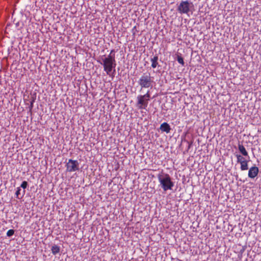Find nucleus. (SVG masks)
<instances>
[{
  "mask_svg": "<svg viewBox=\"0 0 261 261\" xmlns=\"http://www.w3.org/2000/svg\"><path fill=\"white\" fill-rule=\"evenodd\" d=\"M157 177L160 183L159 186L164 191L172 190L174 183L168 174L161 172L158 174Z\"/></svg>",
  "mask_w": 261,
  "mask_h": 261,
  "instance_id": "1",
  "label": "nucleus"
},
{
  "mask_svg": "<svg viewBox=\"0 0 261 261\" xmlns=\"http://www.w3.org/2000/svg\"><path fill=\"white\" fill-rule=\"evenodd\" d=\"M101 60L102 62L97 61L98 62L103 65L104 71L108 75H110L112 70L113 69L115 70L116 66L115 56L109 55L107 57L103 56L101 57Z\"/></svg>",
  "mask_w": 261,
  "mask_h": 261,
  "instance_id": "2",
  "label": "nucleus"
},
{
  "mask_svg": "<svg viewBox=\"0 0 261 261\" xmlns=\"http://www.w3.org/2000/svg\"><path fill=\"white\" fill-rule=\"evenodd\" d=\"M138 83L141 89L148 88L152 87L153 81L150 73H145L140 77Z\"/></svg>",
  "mask_w": 261,
  "mask_h": 261,
  "instance_id": "3",
  "label": "nucleus"
},
{
  "mask_svg": "<svg viewBox=\"0 0 261 261\" xmlns=\"http://www.w3.org/2000/svg\"><path fill=\"white\" fill-rule=\"evenodd\" d=\"M192 5V3L188 1H181L177 7V10L180 14H188Z\"/></svg>",
  "mask_w": 261,
  "mask_h": 261,
  "instance_id": "4",
  "label": "nucleus"
},
{
  "mask_svg": "<svg viewBox=\"0 0 261 261\" xmlns=\"http://www.w3.org/2000/svg\"><path fill=\"white\" fill-rule=\"evenodd\" d=\"M67 171L70 172L79 170V163L77 160L69 159L66 164Z\"/></svg>",
  "mask_w": 261,
  "mask_h": 261,
  "instance_id": "5",
  "label": "nucleus"
},
{
  "mask_svg": "<svg viewBox=\"0 0 261 261\" xmlns=\"http://www.w3.org/2000/svg\"><path fill=\"white\" fill-rule=\"evenodd\" d=\"M136 107L139 110H146L148 105V102L147 99H145L142 96V95H139L137 97Z\"/></svg>",
  "mask_w": 261,
  "mask_h": 261,
  "instance_id": "6",
  "label": "nucleus"
},
{
  "mask_svg": "<svg viewBox=\"0 0 261 261\" xmlns=\"http://www.w3.org/2000/svg\"><path fill=\"white\" fill-rule=\"evenodd\" d=\"M259 172L258 168L256 166L251 167L248 171V177L251 178H255Z\"/></svg>",
  "mask_w": 261,
  "mask_h": 261,
  "instance_id": "7",
  "label": "nucleus"
},
{
  "mask_svg": "<svg viewBox=\"0 0 261 261\" xmlns=\"http://www.w3.org/2000/svg\"><path fill=\"white\" fill-rule=\"evenodd\" d=\"M160 129L162 132H166V133H169L170 132L171 127L168 123L167 122H164L161 124L160 126Z\"/></svg>",
  "mask_w": 261,
  "mask_h": 261,
  "instance_id": "8",
  "label": "nucleus"
},
{
  "mask_svg": "<svg viewBox=\"0 0 261 261\" xmlns=\"http://www.w3.org/2000/svg\"><path fill=\"white\" fill-rule=\"evenodd\" d=\"M25 193V191L23 190L22 191L21 190L20 187H18L17 188V190L15 193V195L16 198L18 199H21L24 195Z\"/></svg>",
  "mask_w": 261,
  "mask_h": 261,
  "instance_id": "9",
  "label": "nucleus"
},
{
  "mask_svg": "<svg viewBox=\"0 0 261 261\" xmlns=\"http://www.w3.org/2000/svg\"><path fill=\"white\" fill-rule=\"evenodd\" d=\"M238 149L240 153L244 156H248V153L247 150H246L245 147L240 143L238 144Z\"/></svg>",
  "mask_w": 261,
  "mask_h": 261,
  "instance_id": "10",
  "label": "nucleus"
},
{
  "mask_svg": "<svg viewBox=\"0 0 261 261\" xmlns=\"http://www.w3.org/2000/svg\"><path fill=\"white\" fill-rule=\"evenodd\" d=\"M158 57L157 56H154L153 58H152L150 60V61L151 62V67L153 68H155L156 67V66L158 65Z\"/></svg>",
  "mask_w": 261,
  "mask_h": 261,
  "instance_id": "11",
  "label": "nucleus"
},
{
  "mask_svg": "<svg viewBox=\"0 0 261 261\" xmlns=\"http://www.w3.org/2000/svg\"><path fill=\"white\" fill-rule=\"evenodd\" d=\"M248 161L246 160L244 162H243L241 163H240V169L242 171L247 170V169H248Z\"/></svg>",
  "mask_w": 261,
  "mask_h": 261,
  "instance_id": "12",
  "label": "nucleus"
},
{
  "mask_svg": "<svg viewBox=\"0 0 261 261\" xmlns=\"http://www.w3.org/2000/svg\"><path fill=\"white\" fill-rule=\"evenodd\" d=\"M51 252L54 255H56L60 252V247L56 245H54L51 248Z\"/></svg>",
  "mask_w": 261,
  "mask_h": 261,
  "instance_id": "13",
  "label": "nucleus"
},
{
  "mask_svg": "<svg viewBox=\"0 0 261 261\" xmlns=\"http://www.w3.org/2000/svg\"><path fill=\"white\" fill-rule=\"evenodd\" d=\"M236 156L237 159V162L240 163V164L246 160H245V159L243 156H242L240 154H236Z\"/></svg>",
  "mask_w": 261,
  "mask_h": 261,
  "instance_id": "14",
  "label": "nucleus"
},
{
  "mask_svg": "<svg viewBox=\"0 0 261 261\" xmlns=\"http://www.w3.org/2000/svg\"><path fill=\"white\" fill-rule=\"evenodd\" d=\"M177 61L179 64H181L182 66L184 65L185 62L184 61V59L182 58V57L181 56H179V55L177 56Z\"/></svg>",
  "mask_w": 261,
  "mask_h": 261,
  "instance_id": "15",
  "label": "nucleus"
},
{
  "mask_svg": "<svg viewBox=\"0 0 261 261\" xmlns=\"http://www.w3.org/2000/svg\"><path fill=\"white\" fill-rule=\"evenodd\" d=\"M142 96L145 99H147L148 101H149L150 98L149 91H147V92L144 95H142Z\"/></svg>",
  "mask_w": 261,
  "mask_h": 261,
  "instance_id": "16",
  "label": "nucleus"
},
{
  "mask_svg": "<svg viewBox=\"0 0 261 261\" xmlns=\"http://www.w3.org/2000/svg\"><path fill=\"white\" fill-rule=\"evenodd\" d=\"M14 234V230L13 229H10L7 232V236L8 237H11Z\"/></svg>",
  "mask_w": 261,
  "mask_h": 261,
  "instance_id": "17",
  "label": "nucleus"
},
{
  "mask_svg": "<svg viewBox=\"0 0 261 261\" xmlns=\"http://www.w3.org/2000/svg\"><path fill=\"white\" fill-rule=\"evenodd\" d=\"M28 185V182L26 181H23L21 184L20 188H23V190H25V189L27 187Z\"/></svg>",
  "mask_w": 261,
  "mask_h": 261,
  "instance_id": "18",
  "label": "nucleus"
},
{
  "mask_svg": "<svg viewBox=\"0 0 261 261\" xmlns=\"http://www.w3.org/2000/svg\"><path fill=\"white\" fill-rule=\"evenodd\" d=\"M34 102V100H32L31 101V103H30V106H29V109H30V110L31 111L32 108H33V103Z\"/></svg>",
  "mask_w": 261,
  "mask_h": 261,
  "instance_id": "19",
  "label": "nucleus"
},
{
  "mask_svg": "<svg viewBox=\"0 0 261 261\" xmlns=\"http://www.w3.org/2000/svg\"><path fill=\"white\" fill-rule=\"evenodd\" d=\"M187 142L188 144V148H187V150H188L189 149H190V148L192 146L193 142H190L189 141H187Z\"/></svg>",
  "mask_w": 261,
  "mask_h": 261,
  "instance_id": "20",
  "label": "nucleus"
},
{
  "mask_svg": "<svg viewBox=\"0 0 261 261\" xmlns=\"http://www.w3.org/2000/svg\"><path fill=\"white\" fill-rule=\"evenodd\" d=\"M114 52V49H112V50L111 51V52H110V54H109V55H113V53ZM113 55H114V56H115V55H114V54H113Z\"/></svg>",
  "mask_w": 261,
  "mask_h": 261,
  "instance_id": "21",
  "label": "nucleus"
}]
</instances>
